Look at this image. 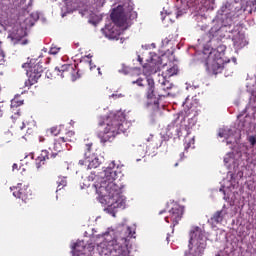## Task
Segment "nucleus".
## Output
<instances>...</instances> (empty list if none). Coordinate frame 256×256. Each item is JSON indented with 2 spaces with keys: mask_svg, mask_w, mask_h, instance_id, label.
I'll use <instances>...</instances> for the list:
<instances>
[{
  "mask_svg": "<svg viewBox=\"0 0 256 256\" xmlns=\"http://www.w3.org/2000/svg\"><path fill=\"white\" fill-rule=\"evenodd\" d=\"M117 169H119V167H116L115 161H112L104 170L100 187L97 189L100 197H102L104 201H108V205L123 203V196L121 195L123 184L119 181Z\"/></svg>",
  "mask_w": 256,
  "mask_h": 256,
  "instance_id": "f257e3e1",
  "label": "nucleus"
},
{
  "mask_svg": "<svg viewBox=\"0 0 256 256\" xmlns=\"http://www.w3.org/2000/svg\"><path fill=\"white\" fill-rule=\"evenodd\" d=\"M133 230L131 227H125L120 231L119 236L115 240L108 243L101 242L97 246L93 244L88 245L89 251H93L95 256H126L127 247H129V241L133 237Z\"/></svg>",
  "mask_w": 256,
  "mask_h": 256,
  "instance_id": "f03ea898",
  "label": "nucleus"
},
{
  "mask_svg": "<svg viewBox=\"0 0 256 256\" xmlns=\"http://www.w3.org/2000/svg\"><path fill=\"white\" fill-rule=\"evenodd\" d=\"M132 85H138V87H146L145 97L147 99L146 107L151 105H157V97H167L169 95V89L171 84L169 82H162L157 88L155 87V80L151 77H139L132 81Z\"/></svg>",
  "mask_w": 256,
  "mask_h": 256,
  "instance_id": "7ed1b4c3",
  "label": "nucleus"
},
{
  "mask_svg": "<svg viewBox=\"0 0 256 256\" xmlns=\"http://www.w3.org/2000/svg\"><path fill=\"white\" fill-rule=\"evenodd\" d=\"M123 119L118 114L109 116L105 122H99L97 128V137L101 143H107L113 141L121 131H123Z\"/></svg>",
  "mask_w": 256,
  "mask_h": 256,
  "instance_id": "20e7f679",
  "label": "nucleus"
},
{
  "mask_svg": "<svg viewBox=\"0 0 256 256\" xmlns=\"http://www.w3.org/2000/svg\"><path fill=\"white\" fill-rule=\"evenodd\" d=\"M110 17L113 24L105 26L103 29L104 35L107 39L119 41V37H121V29H119V27H125V25H127V15L125 14L123 6L120 5L114 8Z\"/></svg>",
  "mask_w": 256,
  "mask_h": 256,
  "instance_id": "39448f33",
  "label": "nucleus"
},
{
  "mask_svg": "<svg viewBox=\"0 0 256 256\" xmlns=\"http://www.w3.org/2000/svg\"><path fill=\"white\" fill-rule=\"evenodd\" d=\"M207 249V238L203 234V230L199 226H194L190 230V239L188 243V251L184 256H203Z\"/></svg>",
  "mask_w": 256,
  "mask_h": 256,
  "instance_id": "423d86ee",
  "label": "nucleus"
},
{
  "mask_svg": "<svg viewBox=\"0 0 256 256\" xmlns=\"http://www.w3.org/2000/svg\"><path fill=\"white\" fill-rule=\"evenodd\" d=\"M63 143L65 142L60 137L54 141L53 146L49 147L48 150H42L40 155L36 158L37 169H41V166L45 163V161L55 159V157H57V155L63 151Z\"/></svg>",
  "mask_w": 256,
  "mask_h": 256,
  "instance_id": "0eeeda50",
  "label": "nucleus"
},
{
  "mask_svg": "<svg viewBox=\"0 0 256 256\" xmlns=\"http://www.w3.org/2000/svg\"><path fill=\"white\" fill-rule=\"evenodd\" d=\"M53 73L60 77L61 79H70L71 81H77L81 77L79 69L73 64H64L61 66H56Z\"/></svg>",
  "mask_w": 256,
  "mask_h": 256,
  "instance_id": "6e6552de",
  "label": "nucleus"
},
{
  "mask_svg": "<svg viewBox=\"0 0 256 256\" xmlns=\"http://www.w3.org/2000/svg\"><path fill=\"white\" fill-rule=\"evenodd\" d=\"M203 9L201 0H181V5L177 8L176 18L183 17L188 11L191 14L199 13Z\"/></svg>",
  "mask_w": 256,
  "mask_h": 256,
  "instance_id": "1a4fd4ad",
  "label": "nucleus"
},
{
  "mask_svg": "<svg viewBox=\"0 0 256 256\" xmlns=\"http://www.w3.org/2000/svg\"><path fill=\"white\" fill-rule=\"evenodd\" d=\"M161 65H163V59L161 56L155 53H150V61L143 65L142 71L145 76L142 79H145V77H149L151 75H155V73L161 69Z\"/></svg>",
  "mask_w": 256,
  "mask_h": 256,
  "instance_id": "9d476101",
  "label": "nucleus"
},
{
  "mask_svg": "<svg viewBox=\"0 0 256 256\" xmlns=\"http://www.w3.org/2000/svg\"><path fill=\"white\" fill-rule=\"evenodd\" d=\"M43 74V65L41 63H36L34 65H30L27 70L28 79L24 82V87H31L35 85L41 79V75Z\"/></svg>",
  "mask_w": 256,
  "mask_h": 256,
  "instance_id": "9b49d317",
  "label": "nucleus"
},
{
  "mask_svg": "<svg viewBox=\"0 0 256 256\" xmlns=\"http://www.w3.org/2000/svg\"><path fill=\"white\" fill-rule=\"evenodd\" d=\"M16 199H21L24 203H29L33 199V192L27 184L18 183L17 186L10 188Z\"/></svg>",
  "mask_w": 256,
  "mask_h": 256,
  "instance_id": "f8f14e48",
  "label": "nucleus"
},
{
  "mask_svg": "<svg viewBox=\"0 0 256 256\" xmlns=\"http://www.w3.org/2000/svg\"><path fill=\"white\" fill-rule=\"evenodd\" d=\"M205 65L208 73L212 75H219V73L223 71L225 60L223 58H211V56H208Z\"/></svg>",
  "mask_w": 256,
  "mask_h": 256,
  "instance_id": "ddd939ff",
  "label": "nucleus"
},
{
  "mask_svg": "<svg viewBox=\"0 0 256 256\" xmlns=\"http://www.w3.org/2000/svg\"><path fill=\"white\" fill-rule=\"evenodd\" d=\"M233 3L237 4V3H241V5H243V3H246V7L241 6V11H243V13H245L246 11H248V13L252 14L253 13V9L250 8L249 9V5H254L256 4V0H228L224 6H222L221 11L222 13H225V15H229L228 11L233 10ZM228 9V11H227Z\"/></svg>",
  "mask_w": 256,
  "mask_h": 256,
  "instance_id": "4468645a",
  "label": "nucleus"
},
{
  "mask_svg": "<svg viewBox=\"0 0 256 256\" xmlns=\"http://www.w3.org/2000/svg\"><path fill=\"white\" fill-rule=\"evenodd\" d=\"M183 213V207L179 205L173 206L169 210V215L165 217L166 223H172L173 227H175V225H179V221L183 219Z\"/></svg>",
  "mask_w": 256,
  "mask_h": 256,
  "instance_id": "2eb2a0df",
  "label": "nucleus"
},
{
  "mask_svg": "<svg viewBox=\"0 0 256 256\" xmlns=\"http://www.w3.org/2000/svg\"><path fill=\"white\" fill-rule=\"evenodd\" d=\"M233 45L236 49H243L245 45H247V41L245 40V34L238 32L236 35L232 37Z\"/></svg>",
  "mask_w": 256,
  "mask_h": 256,
  "instance_id": "dca6fc26",
  "label": "nucleus"
},
{
  "mask_svg": "<svg viewBox=\"0 0 256 256\" xmlns=\"http://www.w3.org/2000/svg\"><path fill=\"white\" fill-rule=\"evenodd\" d=\"M225 51H227V46L221 44L216 49H213L208 56H210V59L213 57L223 59V57H225Z\"/></svg>",
  "mask_w": 256,
  "mask_h": 256,
  "instance_id": "f3484780",
  "label": "nucleus"
},
{
  "mask_svg": "<svg viewBox=\"0 0 256 256\" xmlns=\"http://www.w3.org/2000/svg\"><path fill=\"white\" fill-rule=\"evenodd\" d=\"M225 215H227V212L225 210H218L213 214L210 220L212 221V223L219 225V223H223Z\"/></svg>",
  "mask_w": 256,
  "mask_h": 256,
  "instance_id": "a211bd4d",
  "label": "nucleus"
},
{
  "mask_svg": "<svg viewBox=\"0 0 256 256\" xmlns=\"http://www.w3.org/2000/svg\"><path fill=\"white\" fill-rule=\"evenodd\" d=\"M173 129H175V123L168 125L167 132L162 136V144L173 138V132H171Z\"/></svg>",
  "mask_w": 256,
  "mask_h": 256,
  "instance_id": "6ab92c4d",
  "label": "nucleus"
},
{
  "mask_svg": "<svg viewBox=\"0 0 256 256\" xmlns=\"http://www.w3.org/2000/svg\"><path fill=\"white\" fill-rule=\"evenodd\" d=\"M83 251H85V245H83V242H76L73 246V256L84 255Z\"/></svg>",
  "mask_w": 256,
  "mask_h": 256,
  "instance_id": "aec40b11",
  "label": "nucleus"
},
{
  "mask_svg": "<svg viewBox=\"0 0 256 256\" xmlns=\"http://www.w3.org/2000/svg\"><path fill=\"white\" fill-rule=\"evenodd\" d=\"M64 143H73L75 141V132L73 130H69L65 133L63 137H60Z\"/></svg>",
  "mask_w": 256,
  "mask_h": 256,
  "instance_id": "412c9836",
  "label": "nucleus"
},
{
  "mask_svg": "<svg viewBox=\"0 0 256 256\" xmlns=\"http://www.w3.org/2000/svg\"><path fill=\"white\" fill-rule=\"evenodd\" d=\"M92 57H93V55L88 54V55L82 57V59L80 61V63H86L87 66L89 67L90 71H93V69H95V67H96L95 65H93V62L91 60Z\"/></svg>",
  "mask_w": 256,
  "mask_h": 256,
  "instance_id": "4be33fe9",
  "label": "nucleus"
},
{
  "mask_svg": "<svg viewBox=\"0 0 256 256\" xmlns=\"http://www.w3.org/2000/svg\"><path fill=\"white\" fill-rule=\"evenodd\" d=\"M101 165V161H99V158H94L91 160V158L88 159V167L89 169H97Z\"/></svg>",
  "mask_w": 256,
  "mask_h": 256,
  "instance_id": "5701e85b",
  "label": "nucleus"
},
{
  "mask_svg": "<svg viewBox=\"0 0 256 256\" xmlns=\"http://www.w3.org/2000/svg\"><path fill=\"white\" fill-rule=\"evenodd\" d=\"M13 45H27V39H23V37H14L12 36Z\"/></svg>",
  "mask_w": 256,
  "mask_h": 256,
  "instance_id": "b1692460",
  "label": "nucleus"
},
{
  "mask_svg": "<svg viewBox=\"0 0 256 256\" xmlns=\"http://www.w3.org/2000/svg\"><path fill=\"white\" fill-rule=\"evenodd\" d=\"M179 73V66L173 65L171 68L166 70V75L168 77H173V75H177Z\"/></svg>",
  "mask_w": 256,
  "mask_h": 256,
  "instance_id": "393cba45",
  "label": "nucleus"
},
{
  "mask_svg": "<svg viewBox=\"0 0 256 256\" xmlns=\"http://www.w3.org/2000/svg\"><path fill=\"white\" fill-rule=\"evenodd\" d=\"M23 105V100L19 97H15L14 99L11 100V108L15 109L17 107H21Z\"/></svg>",
  "mask_w": 256,
  "mask_h": 256,
  "instance_id": "a878e982",
  "label": "nucleus"
},
{
  "mask_svg": "<svg viewBox=\"0 0 256 256\" xmlns=\"http://www.w3.org/2000/svg\"><path fill=\"white\" fill-rule=\"evenodd\" d=\"M93 147V143H88L85 145L86 152L84 153L85 159H91V149Z\"/></svg>",
  "mask_w": 256,
  "mask_h": 256,
  "instance_id": "bb28decb",
  "label": "nucleus"
},
{
  "mask_svg": "<svg viewBox=\"0 0 256 256\" xmlns=\"http://www.w3.org/2000/svg\"><path fill=\"white\" fill-rule=\"evenodd\" d=\"M57 191H61L63 187H67V179L66 178H59L57 181Z\"/></svg>",
  "mask_w": 256,
  "mask_h": 256,
  "instance_id": "cd10ccee",
  "label": "nucleus"
},
{
  "mask_svg": "<svg viewBox=\"0 0 256 256\" xmlns=\"http://www.w3.org/2000/svg\"><path fill=\"white\" fill-rule=\"evenodd\" d=\"M3 42L0 41V65H5V58L7 55L5 54V51H3V48L1 47Z\"/></svg>",
  "mask_w": 256,
  "mask_h": 256,
  "instance_id": "c85d7f7f",
  "label": "nucleus"
},
{
  "mask_svg": "<svg viewBox=\"0 0 256 256\" xmlns=\"http://www.w3.org/2000/svg\"><path fill=\"white\" fill-rule=\"evenodd\" d=\"M59 51H61L60 47L52 45V47L49 50V53H50V55H57L59 53Z\"/></svg>",
  "mask_w": 256,
  "mask_h": 256,
  "instance_id": "c756f323",
  "label": "nucleus"
},
{
  "mask_svg": "<svg viewBox=\"0 0 256 256\" xmlns=\"http://www.w3.org/2000/svg\"><path fill=\"white\" fill-rule=\"evenodd\" d=\"M120 73H123L124 75H129V73H131V68L129 66L122 65Z\"/></svg>",
  "mask_w": 256,
  "mask_h": 256,
  "instance_id": "7c9ffc66",
  "label": "nucleus"
},
{
  "mask_svg": "<svg viewBox=\"0 0 256 256\" xmlns=\"http://www.w3.org/2000/svg\"><path fill=\"white\" fill-rule=\"evenodd\" d=\"M48 131L51 135H54V137H56V135H59L60 133V130L58 127H52Z\"/></svg>",
  "mask_w": 256,
  "mask_h": 256,
  "instance_id": "2f4dec72",
  "label": "nucleus"
},
{
  "mask_svg": "<svg viewBox=\"0 0 256 256\" xmlns=\"http://www.w3.org/2000/svg\"><path fill=\"white\" fill-rule=\"evenodd\" d=\"M191 145H195V140L194 139H190L189 141H186L185 151H189Z\"/></svg>",
  "mask_w": 256,
  "mask_h": 256,
  "instance_id": "473e14b6",
  "label": "nucleus"
},
{
  "mask_svg": "<svg viewBox=\"0 0 256 256\" xmlns=\"http://www.w3.org/2000/svg\"><path fill=\"white\" fill-rule=\"evenodd\" d=\"M39 142L45 143V147H49V138H45L44 136H39Z\"/></svg>",
  "mask_w": 256,
  "mask_h": 256,
  "instance_id": "72a5a7b5",
  "label": "nucleus"
},
{
  "mask_svg": "<svg viewBox=\"0 0 256 256\" xmlns=\"http://www.w3.org/2000/svg\"><path fill=\"white\" fill-rule=\"evenodd\" d=\"M249 143L253 146L256 144V136H249L248 137Z\"/></svg>",
  "mask_w": 256,
  "mask_h": 256,
  "instance_id": "f704fd0d",
  "label": "nucleus"
},
{
  "mask_svg": "<svg viewBox=\"0 0 256 256\" xmlns=\"http://www.w3.org/2000/svg\"><path fill=\"white\" fill-rule=\"evenodd\" d=\"M173 39H175V36L169 35L168 38H165L163 40V43H169V41H173Z\"/></svg>",
  "mask_w": 256,
  "mask_h": 256,
  "instance_id": "c9c22d12",
  "label": "nucleus"
},
{
  "mask_svg": "<svg viewBox=\"0 0 256 256\" xmlns=\"http://www.w3.org/2000/svg\"><path fill=\"white\" fill-rule=\"evenodd\" d=\"M218 137H221V138L227 137L226 131L225 130H220L219 133H218Z\"/></svg>",
  "mask_w": 256,
  "mask_h": 256,
  "instance_id": "e433bc0d",
  "label": "nucleus"
},
{
  "mask_svg": "<svg viewBox=\"0 0 256 256\" xmlns=\"http://www.w3.org/2000/svg\"><path fill=\"white\" fill-rule=\"evenodd\" d=\"M79 165H89V158H85V160H80Z\"/></svg>",
  "mask_w": 256,
  "mask_h": 256,
  "instance_id": "4c0bfd02",
  "label": "nucleus"
},
{
  "mask_svg": "<svg viewBox=\"0 0 256 256\" xmlns=\"http://www.w3.org/2000/svg\"><path fill=\"white\" fill-rule=\"evenodd\" d=\"M19 169H21V166H19V164H17V163H14L13 166H12V170L13 171H19Z\"/></svg>",
  "mask_w": 256,
  "mask_h": 256,
  "instance_id": "58836bf2",
  "label": "nucleus"
},
{
  "mask_svg": "<svg viewBox=\"0 0 256 256\" xmlns=\"http://www.w3.org/2000/svg\"><path fill=\"white\" fill-rule=\"evenodd\" d=\"M46 75H47L48 79H55V78H56V76H54V75L51 73V71H47V72H46Z\"/></svg>",
  "mask_w": 256,
  "mask_h": 256,
  "instance_id": "ea45409f",
  "label": "nucleus"
},
{
  "mask_svg": "<svg viewBox=\"0 0 256 256\" xmlns=\"http://www.w3.org/2000/svg\"><path fill=\"white\" fill-rule=\"evenodd\" d=\"M26 133H27L28 135L33 134V128H31V127L28 126Z\"/></svg>",
  "mask_w": 256,
  "mask_h": 256,
  "instance_id": "a19ab883",
  "label": "nucleus"
},
{
  "mask_svg": "<svg viewBox=\"0 0 256 256\" xmlns=\"http://www.w3.org/2000/svg\"><path fill=\"white\" fill-rule=\"evenodd\" d=\"M25 127H27V124H25V122H22V125L19 126V129H20L21 131H23V130L25 129Z\"/></svg>",
  "mask_w": 256,
  "mask_h": 256,
  "instance_id": "79ce46f5",
  "label": "nucleus"
},
{
  "mask_svg": "<svg viewBox=\"0 0 256 256\" xmlns=\"http://www.w3.org/2000/svg\"><path fill=\"white\" fill-rule=\"evenodd\" d=\"M110 97H113L114 99H117V98H119V97H122V95H121V94H120V95L112 94Z\"/></svg>",
  "mask_w": 256,
  "mask_h": 256,
  "instance_id": "37998d69",
  "label": "nucleus"
},
{
  "mask_svg": "<svg viewBox=\"0 0 256 256\" xmlns=\"http://www.w3.org/2000/svg\"><path fill=\"white\" fill-rule=\"evenodd\" d=\"M138 61L139 63L143 64V58H141V56H138Z\"/></svg>",
  "mask_w": 256,
  "mask_h": 256,
  "instance_id": "c03bdc74",
  "label": "nucleus"
},
{
  "mask_svg": "<svg viewBox=\"0 0 256 256\" xmlns=\"http://www.w3.org/2000/svg\"><path fill=\"white\" fill-rule=\"evenodd\" d=\"M163 213H165V210L160 211L159 215H163Z\"/></svg>",
  "mask_w": 256,
  "mask_h": 256,
  "instance_id": "a18cd8bd",
  "label": "nucleus"
},
{
  "mask_svg": "<svg viewBox=\"0 0 256 256\" xmlns=\"http://www.w3.org/2000/svg\"><path fill=\"white\" fill-rule=\"evenodd\" d=\"M224 163H229V160H227V158H225Z\"/></svg>",
  "mask_w": 256,
  "mask_h": 256,
  "instance_id": "49530a36",
  "label": "nucleus"
},
{
  "mask_svg": "<svg viewBox=\"0 0 256 256\" xmlns=\"http://www.w3.org/2000/svg\"><path fill=\"white\" fill-rule=\"evenodd\" d=\"M98 73L99 75H101V68H98Z\"/></svg>",
  "mask_w": 256,
  "mask_h": 256,
  "instance_id": "de8ad7c7",
  "label": "nucleus"
},
{
  "mask_svg": "<svg viewBox=\"0 0 256 256\" xmlns=\"http://www.w3.org/2000/svg\"><path fill=\"white\" fill-rule=\"evenodd\" d=\"M31 159H33V154L30 155Z\"/></svg>",
  "mask_w": 256,
  "mask_h": 256,
  "instance_id": "09e8293b",
  "label": "nucleus"
}]
</instances>
